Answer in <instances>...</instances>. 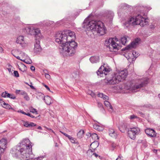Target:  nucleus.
<instances>
[{
	"label": "nucleus",
	"instance_id": "f257e3e1",
	"mask_svg": "<svg viewBox=\"0 0 160 160\" xmlns=\"http://www.w3.org/2000/svg\"><path fill=\"white\" fill-rule=\"evenodd\" d=\"M56 37L55 41L60 44L59 48L61 52L69 56L75 53L77 45L74 41L75 35L74 32L69 30L60 32L57 34Z\"/></svg>",
	"mask_w": 160,
	"mask_h": 160
},
{
	"label": "nucleus",
	"instance_id": "f03ea898",
	"mask_svg": "<svg viewBox=\"0 0 160 160\" xmlns=\"http://www.w3.org/2000/svg\"><path fill=\"white\" fill-rule=\"evenodd\" d=\"M17 153H15L16 157H19L23 159L27 158L26 160H42L44 158L43 156L34 158L32 154L31 142L28 139H24L19 143L17 148Z\"/></svg>",
	"mask_w": 160,
	"mask_h": 160
},
{
	"label": "nucleus",
	"instance_id": "7ed1b4c3",
	"mask_svg": "<svg viewBox=\"0 0 160 160\" xmlns=\"http://www.w3.org/2000/svg\"><path fill=\"white\" fill-rule=\"evenodd\" d=\"M149 81V79L148 78L128 81L126 83L125 88L132 92H136L138 89L145 87Z\"/></svg>",
	"mask_w": 160,
	"mask_h": 160
},
{
	"label": "nucleus",
	"instance_id": "20e7f679",
	"mask_svg": "<svg viewBox=\"0 0 160 160\" xmlns=\"http://www.w3.org/2000/svg\"><path fill=\"white\" fill-rule=\"evenodd\" d=\"M88 25L93 33H97L101 35L106 33V29L103 23L101 21H91L89 22Z\"/></svg>",
	"mask_w": 160,
	"mask_h": 160
},
{
	"label": "nucleus",
	"instance_id": "39448f33",
	"mask_svg": "<svg viewBox=\"0 0 160 160\" xmlns=\"http://www.w3.org/2000/svg\"><path fill=\"white\" fill-rule=\"evenodd\" d=\"M128 71L127 70L119 71L115 73L112 79L109 80H107L106 82L109 84H115L118 83L120 82L123 81L127 76Z\"/></svg>",
	"mask_w": 160,
	"mask_h": 160
},
{
	"label": "nucleus",
	"instance_id": "423d86ee",
	"mask_svg": "<svg viewBox=\"0 0 160 160\" xmlns=\"http://www.w3.org/2000/svg\"><path fill=\"white\" fill-rule=\"evenodd\" d=\"M128 23L133 26L139 25L142 27L148 24V19L143 17L141 15H138L135 18L133 17L131 18L128 21Z\"/></svg>",
	"mask_w": 160,
	"mask_h": 160
},
{
	"label": "nucleus",
	"instance_id": "0eeeda50",
	"mask_svg": "<svg viewBox=\"0 0 160 160\" xmlns=\"http://www.w3.org/2000/svg\"><path fill=\"white\" fill-rule=\"evenodd\" d=\"M108 42L109 44L108 45H106V46L107 48H109V50L110 52H114L118 50V45L114 42L112 38H109Z\"/></svg>",
	"mask_w": 160,
	"mask_h": 160
},
{
	"label": "nucleus",
	"instance_id": "6e6552de",
	"mask_svg": "<svg viewBox=\"0 0 160 160\" xmlns=\"http://www.w3.org/2000/svg\"><path fill=\"white\" fill-rule=\"evenodd\" d=\"M140 132L139 128L137 127L131 128L128 132V136L131 138L134 139L136 135L138 134Z\"/></svg>",
	"mask_w": 160,
	"mask_h": 160
},
{
	"label": "nucleus",
	"instance_id": "1a4fd4ad",
	"mask_svg": "<svg viewBox=\"0 0 160 160\" xmlns=\"http://www.w3.org/2000/svg\"><path fill=\"white\" fill-rule=\"evenodd\" d=\"M110 71L111 69L109 68L102 66L97 72V74L98 76L103 77V74L106 75L109 74Z\"/></svg>",
	"mask_w": 160,
	"mask_h": 160
},
{
	"label": "nucleus",
	"instance_id": "9d476101",
	"mask_svg": "<svg viewBox=\"0 0 160 160\" xmlns=\"http://www.w3.org/2000/svg\"><path fill=\"white\" fill-rule=\"evenodd\" d=\"M28 28L29 33L31 35L35 36L36 38L37 37V36H40L41 35L40 30L37 28L31 26L28 27Z\"/></svg>",
	"mask_w": 160,
	"mask_h": 160
},
{
	"label": "nucleus",
	"instance_id": "9b49d317",
	"mask_svg": "<svg viewBox=\"0 0 160 160\" xmlns=\"http://www.w3.org/2000/svg\"><path fill=\"white\" fill-rule=\"evenodd\" d=\"M140 41V39L137 38L133 41L131 44L129 45L125 48L124 50H131L133 48H135L138 44L139 42Z\"/></svg>",
	"mask_w": 160,
	"mask_h": 160
},
{
	"label": "nucleus",
	"instance_id": "f8f14e48",
	"mask_svg": "<svg viewBox=\"0 0 160 160\" xmlns=\"http://www.w3.org/2000/svg\"><path fill=\"white\" fill-rule=\"evenodd\" d=\"M146 133L150 137L154 138L156 137L157 133L152 129L148 128L145 130Z\"/></svg>",
	"mask_w": 160,
	"mask_h": 160
},
{
	"label": "nucleus",
	"instance_id": "ddd939ff",
	"mask_svg": "<svg viewBox=\"0 0 160 160\" xmlns=\"http://www.w3.org/2000/svg\"><path fill=\"white\" fill-rule=\"evenodd\" d=\"M16 42L17 43L23 46L27 44V43L25 42L24 37L22 36H20L18 37L16 39Z\"/></svg>",
	"mask_w": 160,
	"mask_h": 160
},
{
	"label": "nucleus",
	"instance_id": "4468645a",
	"mask_svg": "<svg viewBox=\"0 0 160 160\" xmlns=\"http://www.w3.org/2000/svg\"><path fill=\"white\" fill-rule=\"evenodd\" d=\"M40 42L39 40L37 41L34 45V52L35 53H38L40 52L41 50V48L39 45Z\"/></svg>",
	"mask_w": 160,
	"mask_h": 160
},
{
	"label": "nucleus",
	"instance_id": "2eb2a0df",
	"mask_svg": "<svg viewBox=\"0 0 160 160\" xmlns=\"http://www.w3.org/2000/svg\"><path fill=\"white\" fill-rule=\"evenodd\" d=\"M109 134L110 136L113 138H116L117 136L116 132L112 128H110L108 130Z\"/></svg>",
	"mask_w": 160,
	"mask_h": 160
},
{
	"label": "nucleus",
	"instance_id": "dca6fc26",
	"mask_svg": "<svg viewBox=\"0 0 160 160\" xmlns=\"http://www.w3.org/2000/svg\"><path fill=\"white\" fill-rule=\"evenodd\" d=\"M23 125L24 127L27 128H30L32 127L35 126L36 124L32 122H29L28 121H23Z\"/></svg>",
	"mask_w": 160,
	"mask_h": 160
},
{
	"label": "nucleus",
	"instance_id": "f3484780",
	"mask_svg": "<svg viewBox=\"0 0 160 160\" xmlns=\"http://www.w3.org/2000/svg\"><path fill=\"white\" fill-rule=\"evenodd\" d=\"M90 60L92 63H96L98 62L99 57L98 56H92L90 58Z\"/></svg>",
	"mask_w": 160,
	"mask_h": 160
},
{
	"label": "nucleus",
	"instance_id": "a211bd4d",
	"mask_svg": "<svg viewBox=\"0 0 160 160\" xmlns=\"http://www.w3.org/2000/svg\"><path fill=\"white\" fill-rule=\"evenodd\" d=\"M118 128L121 132H124L127 129V126L125 123H122L121 124Z\"/></svg>",
	"mask_w": 160,
	"mask_h": 160
},
{
	"label": "nucleus",
	"instance_id": "6ab92c4d",
	"mask_svg": "<svg viewBox=\"0 0 160 160\" xmlns=\"http://www.w3.org/2000/svg\"><path fill=\"white\" fill-rule=\"evenodd\" d=\"M7 143V140L2 138L0 140V147L5 149L6 148V144Z\"/></svg>",
	"mask_w": 160,
	"mask_h": 160
},
{
	"label": "nucleus",
	"instance_id": "aec40b11",
	"mask_svg": "<svg viewBox=\"0 0 160 160\" xmlns=\"http://www.w3.org/2000/svg\"><path fill=\"white\" fill-rule=\"evenodd\" d=\"M18 56L20 58V59H18L22 61L23 59L26 58L28 57L27 55L25 53L21 52L20 51Z\"/></svg>",
	"mask_w": 160,
	"mask_h": 160
},
{
	"label": "nucleus",
	"instance_id": "412c9836",
	"mask_svg": "<svg viewBox=\"0 0 160 160\" xmlns=\"http://www.w3.org/2000/svg\"><path fill=\"white\" fill-rule=\"evenodd\" d=\"M93 126L94 129L99 131H102L104 129L103 127L100 126L97 124H94Z\"/></svg>",
	"mask_w": 160,
	"mask_h": 160
},
{
	"label": "nucleus",
	"instance_id": "4be33fe9",
	"mask_svg": "<svg viewBox=\"0 0 160 160\" xmlns=\"http://www.w3.org/2000/svg\"><path fill=\"white\" fill-rule=\"evenodd\" d=\"M98 146V143L97 142L94 141L90 145V149L94 150Z\"/></svg>",
	"mask_w": 160,
	"mask_h": 160
},
{
	"label": "nucleus",
	"instance_id": "5701e85b",
	"mask_svg": "<svg viewBox=\"0 0 160 160\" xmlns=\"http://www.w3.org/2000/svg\"><path fill=\"white\" fill-rule=\"evenodd\" d=\"M21 95H23V96L24 98L26 101H28L29 100L30 98L28 96V95L27 92L24 91L23 90L21 91Z\"/></svg>",
	"mask_w": 160,
	"mask_h": 160
},
{
	"label": "nucleus",
	"instance_id": "b1692460",
	"mask_svg": "<svg viewBox=\"0 0 160 160\" xmlns=\"http://www.w3.org/2000/svg\"><path fill=\"white\" fill-rule=\"evenodd\" d=\"M44 100L46 103L48 105H50L51 103V98L49 96H47L44 97Z\"/></svg>",
	"mask_w": 160,
	"mask_h": 160
},
{
	"label": "nucleus",
	"instance_id": "393cba45",
	"mask_svg": "<svg viewBox=\"0 0 160 160\" xmlns=\"http://www.w3.org/2000/svg\"><path fill=\"white\" fill-rule=\"evenodd\" d=\"M20 51L18 50H16L13 51L12 52V55L15 57L17 59H20V58L19 57V53Z\"/></svg>",
	"mask_w": 160,
	"mask_h": 160
},
{
	"label": "nucleus",
	"instance_id": "a878e982",
	"mask_svg": "<svg viewBox=\"0 0 160 160\" xmlns=\"http://www.w3.org/2000/svg\"><path fill=\"white\" fill-rule=\"evenodd\" d=\"M3 103L2 104V106L5 108L13 110V108L11 107V106L8 104L6 103V102H3Z\"/></svg>",
	"mask_w": 160,
	"mask_h": 160
},
{
	"label": "nucleus",
	"instance_id": "bb28decb",
	"mask_svg": "<svg viewBox=\"0 0 160 160\" xmlns=\"http://www.w3.org/2000/svg\"><path fill=\"white\" fill-rule=\"evenodd\" d=\"M94 154V150H93L90 149L88 150L87 152V155L89 157H92V156H93Z\"/></svg>",
	"mask_w": 160,
	"mask_h": 160
},
{
	"label": "nucleus",
	"instance_id": "cd10ccee",
	"mask_svg": "<svg viewBox=\"0 0 160 160\" xmlns=\"http://www.w3.org/2000/svg\"><path fill=\"white\" fill-rule=\"evenodd\" d=\"M128 36L126 37V36H123L122 38H121V41L122 44H125L128 41Z\"/></svg>",
	"mask_w": 160,
	"mask_h": 160
},
{
	"label": "nucleus",
	"instance_id": "c85d7f7f",
	"mask_svg": "<svg viewBox=\"0 0 160 160\" xmlns=\"http://www.w3.org/2000/svg\"><path fill=\"white\" fill-rule=\"evenodd\" d=\"M84 131L83 130H80L79 132H78L77 134V135L78 138H81L82 137L84 136Z\"/></svg>",
	"mask_w": 160,
	"mask_h": 160
},
{
	"label": "nucleus",
	"instance_id": "c756f323",
	"mask_svg": "<svg viewBox=\"0 0 160 160\" xmlns=\"http://www.w3.org/2000/svg\"><path fill=\"white\" fill-rule=\"evenodd\" d=\"M68 139H69V140L72 143H76L77 144H79L78 142L77 141V140L73 138L72 137L70 136V137H69Z\"/></svg>",
	"mask_w": 160,
	"mask_h": 160
},
{
	"label": "nucleus",
	"instance_id": "7c9ffc66",
	"mask_svg": "<svg viewBox=\"0 0 160 160\" xmlns=\"http://www.w3.org/2000/svg\"><path fill=\"white\" fill-rule=\"evenodd\" d=\"M104 104L106 107L108 108H109L112 110V107L110 103L108 101H105L104 102Z\"/></svg>",
	"mask_w": 160,
	"mask_h": 160
},
{
	"label": "nucleus",
	"instance_id": "2f4dec72",
	"mask_svg": "<svg viewBox=\"0 0 160 160\" xmlns=\"http://www.w3.org/2000/svg\"><path fill=\"white\" fill-rule=\"evenodd\" d=\"M90 137L95 141L98 139L97 135L95 133H92Z\"/></svg>",
	"mask_w": 160,
	"mask_h": 160
},
{
	"label": "nucleus",
	"instance_id": "473e14b6",
	"mask_svg": "<svg viewBox=\"0 0 160 160\" xmlns=\"http://www.w3.org/2000/svg\"><path fill=\"white\" fill-rule=\"evenodd\" d=\"M29 110L30 112H31L32 113H35L36 114H38L37 110L35 108H29Z\"/></svg>",
	"mask_w": 160,
	"mask_h": 160
},
{
	"label": "nucleus",
	"instance_id": "72a5a7b5",
	"mask_svg": "<svg viewBox=\"0 0 160 160\" xmlns=\"http://www.w3.org/2000/svg\"><path fill=\"white\" fill-rule=\"evenodd\" d=\"M7 95H8L7 98H8L13 99H15L16 98V97L13 94H10L8 93Z\"/></svg>",
	"mask_w": 160,
	"mask_h": 160
},
{
	"label": "nucleus",
	"instance_id": "f704fd0d",
	"mask_svg": "<svg viewBox=\"0 0 160 160\" xmlns=\"http://www.w3.org/2000/svg\"><path fill=\"white\" fill-rule=\"evenodd\" d=\"M26 68V67L24 65L21 66L19 68V69L22 72H24L25 71V69Z\"/></svg>",
	"mask_w": 160,
	"mask_h": 160
},
{
	"label": "nucleus",
	"instance_id": "c9c22d12",
	"mask_svg": "<svg viewBox=\"0 0 160 160\" xmlns=\"http://www.w3.org/2000/svg\"><path fill=\"white\" fill-rule=\"evenodd\" d=\"M88 94L90 95L92 97H94L95 96V94L94 92L91 91L89 90L87 92Z\"/></svg>",
	"mask_w": 160,
	"mask_h": 160
},
{
	"label": "nucleus",
	"instance_id": "e433bc0d",
	"mask_svg": "<svg viewBox=\"0 0 160 160\" xmlns=\"http://www.w3.org/2000/svg\"><path fill=\"white\" fill-rule=\"evenodd\" d=\"M78 72L76 71L72 73V76H73V77L74 78H76L77 77L78 75Z\"/></svg>",
	"mask_w": 160,
	"mask_h": 160
},
{
	"label": "nucleus",
	"instance_id": "4c0bfd02",
	"mask_svg": "<svg viewBox=\"0 0 160 160\" xmlns=\"http://www.w3.org/2000/svg\"><path fill=\"white\" fill-rule=\"evenodd\" d=\"M8 93L6 91H5L2 93V96L4 98H7Z\"/></svg>",
	"mask_w": 160,
	"mask_h": 160
},
{
	"label": "nucleus",
	"instance_id": "58836bf2",
	"mask_svg": "<svg viewBox=\"0 0 160 160\" xmlns=\"http://www.w3.org/2000/svg\"><path fill=\"white\" fill-rule=\"evenodd\" d=\"M5 149H3L1 147H0V160H1V154L3 153Z\"/></svg>",
	"mask_w": 160,
	"mask_h": 160
},
{
	"label": "nucleus",
	"instance_id": "ea45409f",
	"mask_svg": "<svg viewBox=\"0 0 160 160\" xmlns=\"http://www.w3.org/2000/svg\"><path fill=\"white\" fill-rule=\"evenodd\" d=\"M13 73L15 77H18L19 76V74L18 71H14Z\"/></svg>",
	"mask_w": 160,
	"mask_h": 160
},
{
	"label": "nucleus",
	"instance_id": "a19ab883",
	"mask_svg": "<svg viewBox=\"0 0 160 160\" xmlns=\"http://www.w3.org/2000/svg\"><path fill=\"white\" fill-rule=\"evenodd\" d=\"M98 107L99 108H101L102 109H103V105L102 103L98 102Z\"/></svg>",
	"mask_w": 160,
	"mask_h": 160
},
{
	"label": "nucleus",
	"instance_id": "79ce46f5",
	"mask_svg": "<svg viewBox=\"0 0 160 160\" xmlns=\"http://www.w3.org/2000/svg\"><path fill=\"white\" fill-rule=\"evenodd\" d=\"M102 98L104 100H105L106 101H107V100H108L109 97L108 96L105 95H104Z\"/></svg>",
	"mask_w": 160,
	"mask_h": 160
},
{
	"label": "nucleus",
	"instance_id": "37998d69",
	"mask_svg": "<svg viewBox=\"0 0 160 160\" xmlns=\"http://www.w3.org/2000/svg\"><path fill=\"white\" fill-rule=\"evenodd\" d=\"M22 61L25 62L27 64H30L32 62L31 61V60L28 61L25 59H23V60Z\"/></svg>",
	"mask_w": 160,
	"mask_h": 160
},
{
	"label": "nucleus",
	"instance_id": "c03bdc74",
	"mask_svg": "<svg viewBox=\"0 0 160 160\" xmlns=\"http://www.w3.org/2000/svg\"><path fill=\"white\" fill-rule=\"evenodd\" d=\"M137 117L134 115H131L130 116V118L131 119H133L134 118H137Z\"/></svg>",
	"mask_w": 160,
	"mask_h": 160
},
{
	"label": "nucleus",
	"instance_id": "a18cd8bd",
	"mask_svg": "<svg viewBox=\"0 0 160 160\" xmlns=\"http://www.w3.org/2000/svg\"><path fill=\"white\" fill-rule=\"evenodd\" d=\"M8 67L9 68H8V70L10 72H11L12 70V67L11 65H9Z\"/></svg>",
	"mask_w": 160,
	"mask_h": 160
},
{
	"label": "nucleus",
	"instance_id": "49530a36",
	"mask_svg": "<svg viewBox=\"0 0 160 160\" xmlns=\"http://www.w3.org/2000/svg\"><path fill=\"white\" fill-rule=\"evenodd\" d=\"M104 95L102 93H99L98 94V96L99 97L102 98Z\"/></svg>",
	"mask_w": 160,
	"mask_h": 160
},
{
	"label": "nucleus",
	"instance_id": "de8ad7c7",
	"mask_svg": "<svg viewBox=\"0 0 160 160\" xmlns=\"http://www.w3.org/2000/svg\"><path fill=\"white\" fill-rule=\"evenodd\" d=\"M45 75L46 78H47L48 79H49L50 78V76L48 74L46 73V74H45Z\"/></svg>",
	"mask_w": 160,
	"mask_h": 160
},
{
	"label": "nucleus",
	"instance_id": "09e8293b",
	"mask_svg": "<svg viewBox=\"0 0 160 160\" xmlns=\"http://www.w3.org/2000/svg\"><path fill=\"white\" fill-rule=\"evenodd\" d=\"M43 86L46 88L49 91H50V89L48 87V86L46 85L45 84H43Z\"/></svg>",
	"mask_w": 160,
	"mask_h": 160
},
{
	"label": "nucleus",
	"instance_id": "8fccbe9b",
	"mask_svg": "<svg viewBox=\"0 0 160 160\" xmlns=\"http://www.w3.org/2000/svg\"><path fill=\"white\" fill-rule=\"evenodd\" d=\"M18 112L21 113H22L23 114L25 115H26V114H27L26 113L24 112H23V111H22V110H21L18 111Z\"/></svg>",
	"mask_w": 160,
	"mask_h": 160
},
{
	"label": "nucleus",
	"instance_id": "3c124183",
	"mask_svg": "<svg viewBox=\"0 0 160 160\" xmlns=\"http://www.w3.org/2000/svg\"><path fill=\"white\" fill-rule=\"evenodd\" d=\"M22 90H16V92L17 94H21V91Z\"/></svg>",
	"mask_w": 160,
	"mask_h": 160
},
{
	"label": "nucleus",
	"instance_id": "603ef678",
	"mask_svg": "<svg viewBox=\"0 0 160 160\" xmlns=\"http://www.w3.org/2000/svg\"><path fill=\"white\" fill-rule=\"evenodd\" d=\"M93 156H94V157H95L96 158H97L98 157L99 158H100V156H99L98 154H96L95 152H94V155H93Z\"/></svg>",
	"mask_w": 160,
	"mask_h": 160
},
{
	"label": "nucleus",
	"instance_id": "864d4df0",
	"mask_svg": "<svg viewBox=\"0 0 160 160\" xmlns=\"http://www.w3.org/2000/svg\"><path fill=\"white\" fill-rule=\"evenodd\" d=\"M31 69L33 71H34L35 70V68L34 66H32L31 67Z\"/></svg>",
	"mask_w": 160,
	"mask_h": 160
},
{
	"label": "nucleus",
	"instance_id": "5fc2aeb1",
	"mask_svg": "<svg viewBox=\"0 0 160 160\" xmlns=\"http://www.w3.org/2000/svg\"><path fill=\"white\" fill-rule=\"evenodd\" d=\"M30 84H31V85H29V86H30V88H31L32 89H34L35 88H34V87L33 86H32V83H30Z\"/></svg>",
	"mask_w": 160,
	"mask_h": 160
},
{
	"label": "nucleus",
	"instance_id": "6e6d98bb",
	"mask_svg": "<svg viewBox=\"0 0 160 160\" xmlns=\"http://www.w3.org/2000/svg\"><path fill=\"white\" fill-rule=\"evenodd\" d=\"M136 52H134L133 51L132 52V54L133 55V56L135 57H136L137 56V55H135V54H136Z\"/></svg>",
	"mask_w": 160,
	"mask_h": 160
},
{
	"label": "nucleus",
	"instance_id": "4d7b16f0",
	"mask_svg": "<svg viewBox=\"0 0 160 160\" xmlns=\"http://www.w3.org/2000/svg\"><path fill=\"white\" fill-rule=\"evenodd\" d=\"M63 135H65V136H66V137H67L68 138H69V137H70V136L68 135L66 133H63Z\"/></svg>",
	"mask_w": 160,
	"mask_h": 160
},
{
	"label": "nucleus",
	"instance_id": "13d9d810",
	"mask_svg": "<svg viewBox=\"0 0 160 160\" xmlns=\"http://www.w3.org/2000/svg\"><path fill=\"white\" fill-rule=\"evenodd\" d=\"M3 51V49L1 47H0V53H1Z\"/></svg>",
	"mask_w": 160,
	"mask_h": 160
},
{
	"label": "nucleus",
	"instance_id": "bf43d9fd",
	"mask_svg": "<svg viewBox=\"0 0 160 160\" xmlns=\"http://www.w3.org/2000/svg\"><path fill=\"white\" fill-rule=\"evenodd\" d=\"M116 160H122V159H121V158L119 156Z\"/></svg>",
	"mask_w": 160,
	"mask_h": 160
},
{
	"label": "nucleus",
	"instance_id": "052dcab7",
	"mask_svg": "<svg viewBox=\"0 0 160 160\" xmlns=\"http://www.w3.org/2000/svg\"><path fill=\"white\" fill-rule=\"evenodd\" d=\"M38 129L42 130V127L41 126H39L38 128Z\"/></svg>",
	"mask_w": 160,
	"mask_h": 160
},
{
	"label": "nucleus",
	"instance_id": "680f3d73",
	"mask_svg": "<svg viewBox=\"0 0 160 160\" xmlns=\"http://www.w3.org/2000/svg\"><path fill=\"white\" fill-rule=\"evenodd\" d=\"M31 115V114L30 113H27V114H26V115H27L30 117Z\"/></svg>",
	"mask_w": 160,
	"mask_h": 160
},
{
	"label": "nucleus",
	"instance_id": "e2e57ef3",
	"mask_svg": "<svg viewBox=\"0 0 160 160\" xmlns=\"http://www.w3.org/2000/svg\"><path fill=\"white\" fill-rule=\"evenodd\" d=\"M4 113L3 111H2L1 110H0V115H2Z\"/></svg>",
	"mask_w": 160,
	"mask_h": 160
},
{
	"label": "nucleus",
	"instance_id": "0e129e2a",
	"mask_svg": "<svg viewBox=\"0 0 160 160\" xmlns=\"http://www.w3.org/2000/svg\"><path fill=\"white\" fill-rule=\"evenodd\" d=\"M50 131L51 132H53L55 135H56V134L53 131V130H50Z\"/></svg>",
	"mask_w": 160,
	"mask_h": 160
},
{
	"label": "nucleus",
	"instance_id": "69168bd1",
	"mask_svg": "<svg viewBox=\"0 0 160 160\" xmlns=\"http://www.w3.org/2000/svg\"><path fill=\"white\" fill-rule=\"evenodd\" d=\"M50 131L51 132H53L55 135H56V134L53 131V130H50Z\"/></svg>",
	"mask_w": 160,
	"mask_h": 160
},
{
	"label": "nucleus",
	"instance_id": "338daca9",
	"mask_svg": "<svg viewBox=\"0 0 160 160\" xmlns=\"http://www.w3.org/2000/svg\"><path fill=\"white\" fill-rule=\"evenodd\" d=\"M50 131L51 132H53L55 135H56V134L53 131V130H50Z\"/></svg>",
	"mask_w": 160,
	"mask_h": 160
},
{
	"label": "nucleus",
	"instance_id": "774afa93",
	"mask_svg": "<svg viewBox=\"0 0 160 160\" xmlns=\"http://www.w3.org/2000/svg\"><path fill=\"white\" fill-rule=\"evenodd\" d=\"M30 117H31V118H35V117L33 115L31 114V116H30Z\"/></svg>",
	"mask_w": 160,
	"mask_h": 160
}]
</instances>
